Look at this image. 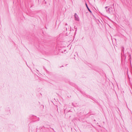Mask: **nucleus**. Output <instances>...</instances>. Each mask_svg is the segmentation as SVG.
Returning a JSON list of instances; mask_svg holds the SVG:
<instances>
[{
    "instance_id": "1",
    "label": "nucleus",
    "mask_w": 132,
    "mask_h": 132,
    "mask_svg": "<svg viewBox=\"0 0 132 132\" xmlns=\"http://www.w3.org/2000/svg\"><path fill=\"white\" fill-rule=\"evenodd\" d=\"M75 19L76 20H79L78 18V16L75 13Z\"/></svg>"
},
{
    "instance_id": "2",
    "label": "nucleus",
    "mask_w": 132,
    "mask_h": 132,
    "mask_svg": "<svg viewBox=\"0 0 132 132\" xmlns=\"http://www.w3.org/2000/svg\"><path fill=\"white\" fill-rule=\"evenodd\" d=\"M86 7H87V9H88V11H89V12H91V11H90V9H89V8L88 7V6H87V4H86Z\"/></svg>"
}]
</instances>
